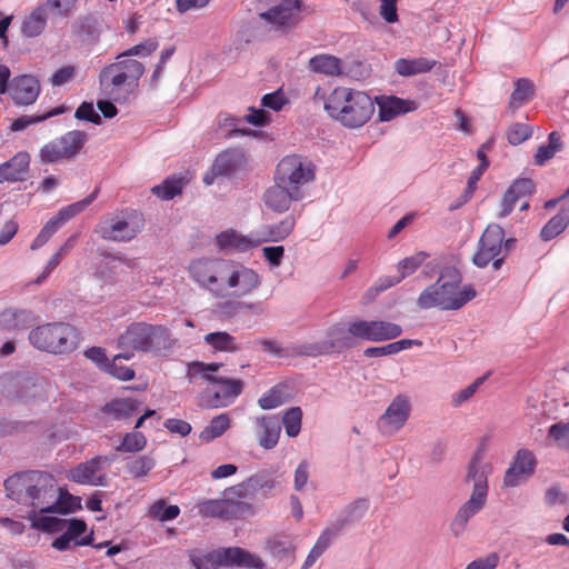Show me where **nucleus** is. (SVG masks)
Listing matches in <instances>:
<instances>
[{
    "label": "nucleus",
    "instance_id": "603ef678",
    "mask_svg": "<svg viewBox=\"0 0 569 569\" xmlns=\"http://www.w3.org/2000/svg\"><path fill=\"white\" fill-rule=\"evenodd\" d=\"M73 540L71 537L64 532L60 537L56 538L52 541V547L57 550L64 551V550H73L79 546H91L93 542V531H91L89 535L84 536L80 540H76L73 543H71Z\"/></svg>",
    "mask_w": 569,
    "mask_h": 569
},
{
    "label": "nucleus",
    "instance_id": "b1692460",
    "mask_svg": "<svg viewBox=\"0 0 569 569\" xmlns=\"http://www.w3.org/2000/svg\"><path fill=\"white\" fill-rule=\"evenodd\" d=\"M30 154L27 151L16 153L0 166V182L23 181L30 167Z\"/></svg>",
    "mask_w": 569,
    "mask_h": 569
},
{
    "label": "nucleus",
    "instance_id": "a211bd4d",
    "mask_svg": "<svg viewBox=\"0 0 569 569\" xmlns=\"http://www.w3.org/2000/svg\"><path fill=\"white\" fill-rule=\"evenodd\" d=\"M261 283L260 276L251 268L236 261L228 289V298H242Z\"/></svg>",
    "mask_w": 569,
    "mask_h": 569
},
{
    "label": "nucleus",
    "instance_id": "de8ad7c7",
    "mask_svg": "<svg viewBox=\"0 0 569 569\" xmlns=\"http://www.w3.org/2000/svg\"><path fill=\"white\" fill-rule=\"evenodd\" d=\"M302 410L300 407L289 408L282 417V423L288 437L295 438L301 430Z\"/></svg>",
    "mask_w": 569,
    "mask_h": 569
},
{
    "label": "nucleus",
    "instance_id": "c85d7f7f",
    "mask_svg": "<svg viewBox=\"0 0 569 569\" xmlns=\"http://www.w3.org/2000/svg\"><path fill=\"white\" fill-rule=\"evenodd\" d=\"M308 68L315 73L332 78L340 77L345 73L342 60L328 53H320L311 57L308 61Z\"/></svg>",
    "mask_w": 569,
    "mask_h": 569
},
{
    "label": "nucleus",
    "instance_id": "f03ea898",
    "mask_svg": "<svg viewBox=\"0 0 569 569\" xmlns=\"http://www.w3.org/2000/svg\"><path fill=\"white\" fill-rule=\"evenodd\" d=\"M127 57L119 53L113 62L100 70L98 77L101 93L117 102L126 101L137 91L146 72L142 62Z\"/></svg>",
    "mask_w": 569,
    "mask_h": 569
},
{
    "label": "nucleus",
    "instance_id": "1a4fd4ad",
    "mask_svg": "<svg viewBox=\"0 0 569 569\" xmlns=\"http://www.w3.org/2000/svg\"><path fill=\"white\" fill-rule=\"evenodd\" d=\"M315 177V166L302 156H287L277 166L276 181L288 187L293 194L302 193L301 188L313 181Z\"/></svg>",
    "mask_w": 569,
    "mask_h": 569
},
{
    "label": "nucleus",
    "instance_id": "774afa93",
    "mask_svg": "<svg viewBox=\"0 0 569 569\" xmlns=\"http://www.w3.org/2000/svg\"><path fill=\"white\" fill-rule=\"evenodd\" d=\"M76 72H77V69L74 66H70V64L63 66L52 73V76L50 78V83L53 87H61V86L70 82L74 78Z\"/></svg>",
    "mask_w": 569,
    "mask_h": 569
},
{
    "label": "nucleus",
    "instance_id": "5fc2aeb1",
    "mask_svg": "<svg viewBox=\"0 0 569 569\" xmlns=\"http://www.w3.org/2000/svg\"><path fill=\"white\" fill-rule=\"evenodd\" d=\"M154 467V461L149 456H140L127 463V471L133 478H141L149 473Z\"/></svg>",
    "mask_w": 569,
    "mask_h": 569
},
{
    "label": "nucleus",
    "instance_id": "9d476101",
    "mask_svg": "<svg viewBox=\"0 0 569 569\" xmlns=\"http://www.w3.org/2000/svg\"><path fill=\"white\" fill-rule=\"evenodd\" d=\"M278 485L279 480L274 472L263 469L227 488L224 492L237 499H254L258 496L266 498Z\"/></svg>",
    "mask_w": 569,
    "mask_h": 569
},
{
    "label": "nucleus",
    "instance_id": "6ab92c4d",
    "mask_svg": "<svg viewBox=\"0 0 569 569\" xmlns=\"http://www.w3.org/2000/svg\"><path fill=\"white\" fill-rule=\"evenodd\" d=\"M8 93L17 106H30L40 93V83L31 74L14 77L9 84Z\"/></svg>",
    "mask_w": 569,
    "mask_h": 569
},
{
    "label": "nucleus",
    "instance_id": "13d9d810",
    "mask_svg": "<svg viewBox=\"0 0 569 569\" xmlns=\"http://www.w3.org/2000/svg\"><path fill=\"white\" fill-rule=\"evenodd\" d=\"M222 367L219 362L204 363L201 361H192L188 363V377L189 380L192 381L193 378L201 375V377L206 380V375H211L212 372H217Z\"/></svg>",
    "mask_w": 569,
    "mask_h": 569
},
{
    "label": "nucleus",
    "instance_id": "58836bf2",
    "mask_svg": "<svg viewBox=\"0 0 569 569\" xmlns=\"http://www.w3.org/2000/svg\"><path fill=\"white\" fill-rule=\"evenodd\" d=\"M139 408V402L133 399H114L103 406L104 413L113 415L114 418H127L136 412Z\"/></svg>",
    "mask_w": 569,
    "mask_h": 569
},
{
    "label": "nucleus",
    "instance_id": "a19ab883",
    "mask_svg": "<svg viewBox=\"0 0 569 569\" xmlns=\"http://www.w3.org/2000/svg\"><path fill=\"white\" fill-rule=\"evenodd\" d=\"M562 149V141L557 132L549 133L548 144L540 146L535 154V162L538 166H543L548 160L552 159L555 154Z\"/></svg>",
    "mask_w": 569,
    "mask_h": 569
},
{
    "label": "nucleus",
    "instance_id": "bf43d9fd",
    "mask_svg": "<svg viewBox=\"0 0 569 569\" xmlns=\"http://www.w3.org/2000/svg\"><path fill=\"white\" fill-rule=\"evenodd\" d=\"M158 48V41L156 39H147L126 51L121 52L120 54H128L127 58L134 59L133 57H149Z\"/></svg>",
    "mask_w": 569,
    "mask_h": 569
},
{
    "label": "nucleus",
    "instance_id": "5701e85b",
    "mask_svg": "<svg viewBox=\"0 0 569 569\" xmlns=\"http://www.w3.org/2000/svg\"><path fill=\"white\" fill-rule=\"evenodd\" d=\"M37 470L23 471L9 477L4 481L7 496L19 503L26 505L30 500Z\"/></svg>",
    "mask_w": 569,
    "mask_h": 569
},
{
    "label": "nucleus",
    "instance_id": "dca6fc26",
    "mask_svg": "<svg viewBox=\"0 0 569 569\" xmlns=\"http://www.w3.org/2000/svg\"><path fill=\"white\" fill-rule=\"evenodd\" d=\"M537 459L532 451L519 449L503 477L506 487H517L533 475Z\"/></svg>",
    "mask_w": 569,
    "mask_h": 569
},
{
    "label": "nucleus",
    "instance_id": "39448f33",
    "mask_svg": "<svg viewBox=\"0 0 569 569\" xmlns=\"http://www.w3.org/2000/svg\"><path fill=\"white\" fill-rule=\"evenodd\" d=\"M295 219L286 217L278 224L263 226L249 236H242L234 229H228L217 236L219 249H253L263 243L279 242L293 229Z\"/></svg>",
    "mask_w": 569,
    "mask_h": 569
},
{
    "label": "nucleus",
    "instance_id": "20e7f679",
    "mask_svg": "<svg viewBox=\"0 0 569 569\" xmlns=\"http://www.w3.org/2000/svg\"><path fill=\"white\" fill-rule=\"evenodd\" d=\"M236 260L196 259L189 266L190 277L203 289L217 298H228Z\"/></svg>",
    "mask_w": 569,
    "mask_h": 569
},
{
    "label": "nucleus",
    "instance_id": "2eb2a0df",
    "mask_svg": "<svg viewBox=\"0 0 569 569\" xmlns=\"http://www.w3.org/2000/svg\"><path fill=\"white\" fill-rule=\"evenodd\" d=\"M302 0H281L277 6L261 12L259 17L277 28H292L300 20Z\"/></svg>",
    "mask_w": 569,
    "mask_h": 569
},
{
    "label": "nucleus",
    "instance_id": "37998d69",
    "mask_svg": "<svg viewBox=\"0 0 569 569\" xmlns=\"http://www.w3.org/2000/svg\"><path fill=\"white\" fill-rule=\"evenodd\" d=\"M466 480L473 481V489L472 492H477L478 488H481L482 490V497L487 498L488 495V485H487V476L485 471L479 466V458L475 457L470 461L466 475Z\"/></svg>",
    "mask_w": 569,
    "mask_h": 569
},
{
    "label": "nucleus",
    "instance_id": "3c124183",
    "mask_svg": "<svg viewBox=\"0 0 569 569\" xmlns=\"http://www.w3.org/2000/svg\"><path fill=\"white\" fill-rule=\"evenodd\" d=\"M286 401L287 397L283 388L274 386L259 399L258 403L261 409L270 410L283 405Z\"/></svg>",
    "mask_w": 569,
    "mask_h": 569
},
{
    "label": "nucleus",
    "instance_id": "7c9ffc66",
    "mask_svg": "<svg viewBox=\"0 0 569 569\" xmlns=\"http://www.w3.org/2000/svg\"><path fill=\"white\" fill-rule=\"evenodd\" d=\"M515 238H505L503 229L496 223L489 224L480 238V249H511L516 244Z\"/></svg>",
    "mask_w": 569,
    "mask_h": 569
},
{
    "label": "nucleus",
    "instance_id": "680f3d73",
    "mask_svg": "<svg viewBox=\"0 0 569 569\" xmlns=\"http://www.w3.org/2000/svg\"><path fill=\"white\" fill-rule=\"evenodd\" d=\"M261 103L264 108L271 109L273 111H280L287 103H289V100L282 90L279 89L271 93L264 94L261 99Z\"/></svg>",
    "mask_w": 569,
    "mask_h": 569
},
{
    "label": "nucleus",
    "instance_id": "c756f323",
    "mask_svg": "<svg viewBox=\"0 0 569 569\" xmlns=\"http://www.w3.org/2000/svg\"><path fill=\"white\" fill-rule=\"evenodd\" d=\"M437 61L425 57L400 58L395 61V70L399 76L412 77L431 71Z\"/></svg>",
    "mask_w": 569,
    "mask_h": 569
},
{
    "label": "nucleus",
    "instance_id": "393cba45",
    "mask_svg": "<svg viewBox=\"0 0 569 569\" xmlns=\"http://www.w3.org/2000/svg\"><path fill=\"white\" fill-rule=\"evenodd\" d=\"M353 321L338 323L328 329L325 340L330 352H341L343 349L352 348L356 345L357 336L352 332Z\"/></svg>",
    "mask_w": 569,
    "mask_h": 569
},
{
    "label": "nucleus",
    "instance_id": "c03bdc74",
    "mask_svg": "<svg viewBox=\"0 0 569 569\" xmlns=\"http://www.w3.org/2000/svg\"><path fill=\"white\" fill-rule=\"evenodd\" d=\"M78 0H46L40 3L51 19L67 18L73 11Z\"/></svg>",
    "mask_w": 569,
    "mask_h": 569
},
{
    "label": "nucleus",
    "instance_id": "a18cd8bd",
    "mask_svg": "<svg viewBox=\"0 0 569 569\" xmlns=\"http://www.w3.org/2000/svg\"><path fill=\"white\" fill-rule=\"evenodd\" d=\"M180 513V509L176 505L167 506L166 500H157L149 510V516L161 522L173 520Z\"/></svg>",
    "mask_w": 569,
    "mask_h": 569
},
{
    "label": "nucleus",
    "instance_id": "69168bd1",
    "mask_svg": "<svg viewBox=\"0 0 569 569\" xmlns=\"http://www.w3.org/2000/svg\"><path fill=\"white\" fill-rule=\"evenodd\" d=\"M66 520L56 517H40L33 521V527L47 532H58L66 526Z\"/></svg>",
    "mask_w": 569,
    "mask_h": 569
},
{
    "label": "nucleus",
    "instance_id": "864d4df0",
    "mask_svg": "<svg viewBox=\"0 0 569 569\" xmlns=\"http://www.w3.org/2000/svg\"><path fill=\"white\" fill-rule=\"evenodd\" d=\"M428 254L425 251H418L411 257L405 258L398 263V270L400 272L399 278H403L413 273L427 259Z\"/></svg>",
    "mask_w": 569,
    "mask_h": 569
},
{
    "label": "nucleus",
    "instance_id": "72a5a7b5",
    "mask_svg": "<svg viewBox=\"0 0 569 569\" xmlns=\"http://www.w3.org/2000/svg\"><path fill=\"white\" fill-rule=\"evenodd\" d=\"M535 94V86L528 78H520L515 81V89L510 94L508 111L515 113L520 107L528 103Z\"/></svg>",
    "mask_w": 569,
    "mask_h": 569
},
{
    "label": "nucleus",
    "instance_id": "e2e57ef3",
    "mask_svg": "<svg viewBox=\"0 0 569 569\" xmlns=\"http://www.w3.org/2000/svg\"><path fill=\"white\" fill-rule=\"evenodd\" d=\"M536 184L529 178H521L515 180L508 188L509 191L515 193L519 200L527 198L535 192Z\"/></svg>",
    "mask_w": 569,
    "mask_h": 569
},
{
    "label": "nucleus",
    "instance_id": "bb28decb",
    "mask_svg": "<svg viewBox=\"0 0 569 569\" xmlns=\"http://www.w3.org/2000/svg\"><path fill=\"white\" fill-rule=\"evenodd\" d=\"M302 198V193L293 194L292 190L283 187L279 181L270 187L264 193V202L270 209L283 212L289 209L292 201H298Z\"/></svg>",
    "mask_w": 569,
    "mask_h": 569
},
{
    "label": "nucleus",
    "instance_id": "7ed1b4c3",
    "mask_svg": "<svg viewBox=\"0 0 569 569\" xmlns=\"http://www.w3.org/2000/svg\"><path fill=\"white\" fill-rule=\"evenodd\" d=\"M177 340L172 338L169 328L162 325L147 322L131 323L118 338L122 349H132L143 352H170Z\"/></svg>",
    "mask_w": 569,
    "mask_h": 569
},
{
    "label": "nucleus",
    "instance_id": "79ce46f5",
    "mask_svg": "<svg viewBox=\"0 0 569 569\" xmlns=\"http://www.w3.org/2000/svg\"><path fill=\"white\" fill-rule=\"evenodd\" d=\"M204 341L219 351L234 352L239 350L234 337L226 331L210 332L204 336Z\"/></svg>",
    "mask_w": 569,
    "mask_h": 569
},
{
    "label": "nucleus",
    "instance_id": "6e6d98bb",
    "mask_svg": "<svg viewBox=\"0 0 569 569\" xmlns=\"http://www.w3.org/2000/svg\"><path fill=\"white\" fill-rule=\"evenodd\" d=\"M62 112L61 108L52 109L51 111L40 114V116H22L12 121L10 128L12 131H21L28 128L30 124L39 123L48 118L60 114Z\"/></svg>",
    "mask_w": 569,
    "mask_h": 569
},
{
    "label": "nucleus",
    "instance_id": "6e6552de",
    "mask_svg": "<svg viewBox=\"0 0 569 569\" xmlns=\"http://www.w3.org/2000/svg\"><path fill=\"white\" fill-rule=\"evenodd\" d=\"M88 141V133L81 130H71L44 143L39 151L42 164L58 163L73 160Z\"/></svg>",
    "mask_w": 569,
    "mask_h": 569
},
{
    "label": "nucleus",
    "instance_id": "ddd939ff",
    "mask_svg": "<svg viewBox=\"0 0 569 569\" xmlns=\"http://www.w3.org/2000/svg\"><path fill=\"white\" fill-rule=\"evenodd\" d=\"M33 486L30 500L26 505L32 506L41 513H49L47 508L53 506L58 493L54 478L46 471H37Z\"/></svg>",
    "mask_w": 569,
    "mask_h": 569
},
{
    "label": "nucleus",
    "instance_id": "f704fd0d",
    "mask_svg": "<svg viewBox=\"0 0 569 569\" xmlns=\"http://www.w3.org/2000/svg\"><path fill=\"white\" fill-rule=\"evenodd\" d=\"M237 160L230 152L220 153L211 168V173H207L203 178L206 184H212L216 177H227L234 172Z\"/></svg>",
    "mask_w": 569,
    "mask_h": 569
},
{
    "label": "nucleus",
    "instance_id": "a878e982",
    "mask_svg": "<svg viewBox=\"0 0 569 569\" xmlns=\"http://www.w3.org/2000/svg\"><path fill=\"white\" fill-rule=\"evenodd\" d=\"M259 445L269 450L277 446L281 432V422L277 416H261L256 419Z\"/></svg>",
    "mask_w": 569,
    "mask_h": 569
},
{
    "label": "nucleus",
    "instance_id": "f8f14e48",
    "mask_svg": "<svg viewBox=\"0 0 569 569\" xmlns=\"http://www.w3.org/2000/svg\"><path fill=\"white\" fill-rule=\"evenodd\" d=\"M352 332L358 339L367 341H386L402 333L399 325L383 320H353Z\"/></svg>",
    "mask_w": 569,
    "mask_h": 569
},
{
    "label": "nucleus",
    "instance_id": "0eeeda50",
    "mask_svg": "<svg viewBox=\"0 0 569 569\" xmlns=\"http://www.w3.org/2000/svg\"><path fill=\"white\" fill-rule=\"evenodd\" d=\"M77 339L76 329L63 322L42 325L29 333L30 343L34 348L54 355L76 349Z\"/></svg>",
    "mask_w": 569,
    "mask_h": 569
},
{
    "label": "nucleus",
    "instance_id": "f257e3e1",
    "mask_svg": "<svg viewBox=\"0 0 569 569\" xmlns=\"http://www.w3.org/2000/svg\"><path fill=\"white\" fill-rule=\"evenodd\" d=\"M325 110L331 119L343 127L357 129L371 119L376 106L371 97L363 91L337 87L327 97Z\"/></svg>",
    "mask_w": 569,
    "mask_h": 569
},
{
    "label": "nucleus",
    "instance_id": "0e129e2a",
    "mask_svg": "<svg viewBox=\"0 0 569 569\" xmlns=\"http://www.w3.org/2000/svg\"><path fill=\"white\" fill-rule=\"evenodd\" d=\"M297 353L308 357H318L321 355L331 353L326 341H317L311 343H303L297 347Z\"/></svg>",
    "mask_w": 569,
    "mask_h": 569
},
{
    "label": "nucleus",
    "instance_id": "8fccbe9b",
    "mask_svg": "<svg viewBox=\"0 0 569 569\" xmlns=\"http://www.w3.org/2000/svg\"><path fill=\"white\" fill-rule=\"evenodd\" d=\"M532 136V128L529 124L515 122L506 131L507 140L512 146H518Z\"/></svg>",
    "mask_w": 569,
    "mask_h": 569
},
{
    "label": "nucleus",
    "instance_id": "e433bc0d",
    "mask_svg": "<svg viewBox=\"0 0 569 569\" xmlns=\"http://www.w3.org/2000/svg\"><path fill=\"white\" fill-rule=\"evenodd\" d=\"M569 224V206L563 207L541 229L540 237L543 240H551L559 236Z\"/></svg>",
    "mask_w": 569,
    "mask_h": 569
},
{
    "label": "nucleus",
    "instance_id": "9b49d317",
    "mask_svg": "<svg viewBox=\"0 0 569 569\" xmlns=\"http://www.w3.org/2000/svg\"><path fill=\"white\" fill-rule=\"evenodd\" d=\"M223 499H211L199 503V513L203 517H218L229 520L240 518L251 511V505L228 496Z\"/></svg>",
    "mask_w": 569,
    "mask_h": 569
},
{
    "label": "nucleus",
    "instance_id": "ea45409f",
    "mask_svg": "<svg viewBox=\"0 0 569 569\" xmlns=\"http://www.w3.org/2000/svg\"><path fill=\"white\" fill-rule=\"evenodd\" d=\"M183 184V178L173 176L163 180L162 183L154 186L151 192L162 200H170L181 193Z\"/></svg>",
    "mask_w": 569,
    "mask_h": 569
},
{
    "label": "nucleus",
    "instance_id": "09e8293b",
    "mask_svg": "<svg viewBox=\"0 0 569 569\" xmlns=\"http://www.w3.org/2000/svg\"><path fill=\"white\" fill-rule=\"evenodd\" d=\"M547 439L556 446L569 450V421L551 425L548 429Z\"/></svg>",
    "mask_w": 569,
    "mask_h": 569
},
{
    "label": "nucleus",
    "instance_id": "412c9836",
    "mask_svg": "<svg viewBox=\"0 0 569 569\" xmlns=\"http://www.w3.org/2000/svg\"><path fill=\"white\" fill-rule=\"evenodd\" d=\"M217 562L224 566H237L248 569H261V558L239 547L221 548L216 551Z\"/></svg>",
    "mask_w": 569,
    "mask_h": 569
},
{
    "label": "nucleus",
    "instance_id": "338daca9",
    "mask_svg": "<svg viewBox=\"0 0 569 569\" xmlns=\"http://www.w3.org/2000/svg\"><path fill=\"white\" fill-rule=\"evenodd\" d=\"M330 540L327 539L322 533L318 538L316 545L310 550L305 563L302 565L301 569H309L317 559L325 552V550L329 547Z\"/></svg>",
    "mask_w": 569,
    "mask_h": 569
},
{
    "label": "nucleus",
    "instance_id": "2f4dec72",
    "mask_svg": "<svg viewBox=\"0 0 569 569\" xmlns=\"http://www.w3.org/2000/svg\"><path fill=\"white\" fill-rule=\"evenodd\" d=\"M416 103L397 97H388L379 102V118L381 121H390L399 114L412 111Z\"/></svg>",
    "mask_w": 569,
    "mask_h": 569
},
{
    "label": "nucleus",
    "instance_id": "423d86ee",
    "mask_svg": "<svg viewBox=\"0 0 569 569\" xmlns=\"http://www.w3.org/2000/svg\"><path fill=\"white\" fill-rule=\"evenodd\" d=\"M471 284L455 288L448 282L436 281L427 287L418 297L417 306L420 309L439 308L441 310H458L476 297Z\"/></svg>",
    "mask_w": 569,
    "mask_h": 569
},
{
    "label": "nucleus",
    "instance_id": "cd10ccee",
    "mask_svg": "<svg viewBox=\"0 0 569 569\" xmlns=\"http://www.w3.org/2000/svg\"><path fill=\"white\" fill-rule=\"evenodd\" d=\"M101 459L102 457H96L90 461L78 465L70 470L69 478L82 485L104 486L106 475H97Z\"/></svg>",
    "mask_w": 569,
    "mask_h": 569
},
{
    "label": "nucleus",
    "instance_id": "f3484780",
    "mask_svg": "<svg viewBox=\"0 0 569 569\" xmlns=\"http://www.w3.org/2000/svg\"><path fill=\"white\" fill-rule=\"evenodd\" d=\"M410 403L403 396H397L378 421L379 430L392 435L402 428L409 418Z\"/></svg>",
    "mask_w": 569,
    "mask_h": 569
},
{
    "label": "nucleus",
    "instance_id": "052dcab7",
    "mask_svg": "<svg viewBox=\"0 0 569 569\" xmlns=\"http://www.w3.org/2000/svg\"><path fill=\"white\" fill-rule=\"evenodd\" d=\"M488 166H489V161H488L487 157H483L482 163H480L476 169L472 170V172L468 179L467 188L465 190L463 202H467L471 198L472 193L475 192V190L477 188L478 181L480 180L481 176L483 174V172L486 171Z\"/></svg>",
    "mask_w": 569,
    "mask_h": 569
},
{
    "label": "nucleus",
    "instance_id": "4468645a",
    "mask_svg": "<svg viewBox=\"0 0 569 569\" xmlns=\"http://www.w3.org/2000/svg\"><path fill=\"white\" fill-rule=\"evenodd\" d=\"M143 228L142 214L137 211L127 212L123 219L101 228V236L113 241H129Z\"/></svg>",
    "mask_w": 569,
    "mask_h": 569
},
{
    "label": "nucleus",
    "instance_id": "aec40b11",
    "mask_svg": "<svg viewBox=\"0 0 569 569\" xmlns=\"http://www.w3.org/2000/svg\"><path fill=\"white\" fill-rule=\"evenodd\" d=\"M206 380L220 386L218 390L212 392L208 391V402L213 408L227 406L233 398L241 393L243 387L241 380L220 378L213 375H206Z\"/></svg>",
    "mask_w": 569,
    "mask_h": 569
},
{
    "label": "nucleus",
    "instance_id": "4c0bfd02",
    "mask_svg": "<svg viewBox=\"0 0 569 569\" xmlns=\"http://www.w3.org/2000/svg\"><path fill=\"white\" fill-rule=\"evenodd\" d=\"M230 427V418L227 413H221L211 419L209 425L199 433V439L209 442L221 437Z\"/></svg>",
    "mask_w": 569,
    "mask_h": 569
},
{
    "label": "nucleus",
    "instance_id": "49530a36",
    "mask_svg": "<svg viewBox=\"0 0 569 569\" xmlns=\"http://www.w3.org/2000/svg\"><path fill=\"white\" fill-rule=\"evenodd\" d=\"M132 353H120L113 357L112 361L107 365V371L122 381H129L134 378V370L119 363L121 359H130Z\"/></svg>",
    "mask_w": 569,
    "mask_h": 569
},
{
    "label": "nucleus",
    "instance_id": "4be33fe9",
    "mask_svg": "<svg viewBox=\"0 0 569 569\" xmlns=\"http://www.w3.org/2000/svg\"><path fill=\"white\" fill-rule=\"evenodd\" d=\"M486 501L481 488H478L477 492H471L470 498L458 509L451 521L450 528L455 537H459L466 530L468 520L485 507Z\"/></svg>",
    "mask_w": 569,
    "mask_h": 569
},
{
    "label": "nucleus",
    "instance_id": "473e14b6",
    "mask_svg": "<svg viewBox=\"0 0 569 569\" xmlns=\"http://www.w3.org/2000/svg\"><path fill=\"white\" fill-rule=\"evenodd\" d=\"M49 19L46 7L39 4L23 19L21 24L22 34L28 38L39 37L44 31Z\"/></svg>",
    "mask_w": 569,
    "mask_h": 569
},
{
    "label": "nucleus",
    "instance_id": "4d7b16f0",
    "mask_svg": "<svg viewBox=\"0 0 569 569\" xmlns=\"http://www.w3.org/2000/svg\"><path fill=\"white\" fill-rule=\"evenodd\" d=\"M147 440L141 432L127 433L122 442L117 447L118 451L136 452L146 447Z\"/></svg>",
    "mask_w": 569,
    "mask_h": 569
},
{
    "label": "nucleus",
    "instance_id": "c9c22d12",
    "mask_svg": "<svg viewBox=\"0 0 569 569\" xmlns=\"http://www.w3.org/2000/svg\"><path fill=\"white\" fill-rule=\"evenodd\" d=\"M81 498L69 493L67 490L58 488L56 501L51 508H47L49 513L67 515L81 509Z\"/></svg>",
    "mask_w": 569,
    "mask_h": 569
}]
</instances>
